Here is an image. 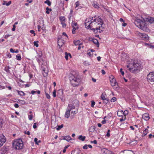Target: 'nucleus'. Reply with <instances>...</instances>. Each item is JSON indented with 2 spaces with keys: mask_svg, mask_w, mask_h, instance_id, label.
I'll return each instance as SVG.
<instances>
[{
  "mask_svg": "<svg viewBox=\"0 0 154 154\" xmlns=\"http://www.w3.org/2000/svg\"><path fill=\"white\" fill-rule=\"evenodd\" d=\"M127 67L129 68L130 72L134 73H135L137 70H140L142 67L141 64L138 61L132 59L128 61Z\"/></svg>",
  "mask_w": 154,
  "mask_h": 154,
  "instance_id": "1",
  "label": "nucleus"
},
{
  "mask_svg": "<svg viewBox=\"0 0 154 154\" xmlns=\"http://www.w3.org/2000/svg\"><path fill=\"white\" fill-rule=\"evenodd\" d=\"M90 24L91 27L97 26L95 29L93 28L92 29L95 33L96 32H95V29L97 31H98V30H100L101 29L100 27L102 29L104 28L102 26L103 24V21L99 17L94 19H92L91 20Z\"/></svg>",
  "mask_w": 154,
  "mask_h": 154,
  "instance_id": "2",
  "label": "nucleus"
},
{
  "mask_svg": "<svg viewBox=\"0 0 154 154\" xmlns=\"http://www.w3.org/2000/svg\"><path fill=\"white\" fill-rule=\"evenodd\" d=\"M69 79L73 86L75 87L79 85L80 79L79 76H75L72 74H71L69 76Z\"/></svg>",
  "mask_w": 154,
  "mask_h": 154,
  "instance_id": "3",
  "label": "nucleus"
},
{
  "mask_svg": "<svg viewBox=\"0 0 154 154\" xmlns=\"http://www.w3.org/2000/svg\"><path fill=\"white\" fill-rule=\"evenodd\" d=\"M13 146L16 149H22L23 144L22 140L21 139L15 140L13 143Z\"/></svg>",
  "mask_w": 154,
  "mask_h": 154,
  "instance_id": "4",
  "label": "nucleus"
},
{
  "mask_svg": "<svg viewBox=\"0 0 154 154\" xmlns=\"http://www.w3.org/2000/svg\"><path fill=\"white\" fill-rule=\"evenodd\" d=\"M79 104V101L76 100H75L72 101L68 105L67 107H69L71 110L75 109H77V107Z\"/></svg>",
  "mask_w": 154,
  "mask_h": 154,
  "instance_id": "5",
  "label": "nucleus"
},
{
  "mask_svg": "<svg viewBox=\"0 0 154 154\" xmlns=\"http://www.w3.org/2000/svg\"><path fill=\"white\" fill-rule=\"evenodd\" d=\"M135 24L138 27L144 30L143 26H142V23H143L142 21L139 19H137L134 21Z\"/></svg>",
  "mask_w": 154,
  "mask_h": 154,
  "instance_id": "6",
  "label": "nucleus"
},
{
  "mask_svg": "<svg viewBox=\"0 0 154 154\" xmlns=\"http://www.w3.org/2000/svg\"><path fill=\"white\" fill-rule=\"evenodd\" d=\"M147 81L149 82H154V72H151L147 75Z\"/></svg>",
  "mask_w": 154,
  "mask_h": 154,
  "instance_id": "7",
  "label": "nucleus"
},
{
  "mask_svg": "<svg viewBox=\"0 0 154 154\" xmlns=\"http://www.w3.org/2000/svg\"><path fill=\"white\" fill-rule=\"evenodd\" d=\"M137 34L138 36H139L142 40H146L148 39L149 37L147 34L145 33H142L138 32Z\"/></svg>",
  "mask_w": 154,
  "mask_h": 154,
  "instance_id": "8",
  "label": "nucleus"
},
{
  "mask_svg": "<svg viewBox=\"0 0 154 154\" xmlns=\"http://www.w3.org/2000/svg\"><path fill=\"white\" fill-rule=\"evenodd\" d=\"M41 69L42 70V73L44 76L46 77L47 76L48 72V69L47 66L45 65V66H42Z\"/></svg>",
  "mask_w": 154,
  "mask_h": 154,
  "instance_id": "9",
  "label": "nucleus"
},
{
  "mask_svg": "<svg viewBox=\"0 0 154 154\" xmlns=\"http://www.w3.org/2000/svg\"><path fill=\"white\" fill-rule=\"evenodd\" d=\"M143 20L145 21L149 22L151 23H154V17L145 18L143 19Z\"/></svg>",
  "mask_w": 154,
  "mask_h": 154,
  "instance_id": "10",
  "label": "nucleus"
},
{
  "mask_svg": "<svg viewBox=\"0 0 154 154\" xmlns=\"http://www.w3.org/2000/svg\"><path fill=\"white\" fill-rule=\"evenodd\" d=\"M69 107H67V110L65 112V117L66 118H68L70 116V111L72 110L69 108Z\"/></svg>",
  "mask_w": 154,
  "mask_h": 154,
  "instance_id": "11",
  "label": "nucleus"
},
{
  "mask_svg": "<svg viewBox=\"0 0 154 154\" xmlns=\"http://www.w3.org/2000/svg\"><path fill=\"white\" fill-rule=\"evenodd\" d=\"M110 82L112 86H115L117 85V83L116 82L115 79L113 77L110 80Z\"/></svg>",
  "mask_w": 154,
  "mask_h": 154,
  "instance_id": "12",
  "label": "nucleus"
},
{
  "mask_svg": "<svg viewBox=\"0 0 154 154\" xmlns=\"http://www.w3.org/2000/svg\"><path fill=\"white\" fill-rule=\"evenodd\" d=\"M142 118L145 120H148L150 118L149 114L146 113H144L142 115Z\"/></svg>",
  "mask_w": 154,
  "mask_h": 154,
  "instance_id": "13",
  "label": "nucleus"
},
{
  "mask_svg": "<svg viewBox=\"0 0 154 154\" xmlns=\"http://www.w3.org/2000/svg\"><path fill=\"white\" fill-rule=\"evenodd\" d=\"M63 91L62 89H59L57 92V96L60 98L63 97Z\"/></svg>",
  "mask_w": 154,
  "mask_h": 154,
  "instance_id": "14",
  "label": "nucleus"
},
{
  "mask_svg": "<svg viewBox=\"0 0 154 154\" xmlns=\"http://www.w3.org/2000/svg\"><path fill=\"white\" fill-rule=\"evenodd\" d=\"M64 43V41L62 39H60L58 41V44L60 47H62Z\"/></svg>",
  "mask_w": 154,
  "mask_h": 154,
  "instance_id": "15",
  "label": "nucleus"
},
{
  "mask_svg": "<svg viewBox=\"0 0 154 154\" xmlns=\"http://www.w3.org/2000/svg\"><path fill=\"white\" fill-rule=\"evenodd\" d=\"M0 141H2L3 143H5L6 142V138L3 134H0Z\"/></svg>",
  "mask_w": 154,
  "mask_h": 154,
  "instance_id": "16",
  "label": "nucleus"
},
{
  "mask_svg": "<svg viewBox=\"0 0 154 154\" xmlns=\"http://www.w3.org/2000/svg\"><path fill=\"white\" fill-rule=\"evenodd\" d=\"M101 151L103 154H110V151L105 148L102 149Z\"/></svg>",
  "mask_w": 154,
  "mask_h": 154,
  "instance_id": "17",
  "label": "nucleus"
},
{
  "mask_svg": "<svg viewBox=\"0 0 154 154\" xmlns=\"http://www.w3.org/2000/svg\"><path fill=\"white\" fill-rule=\"evenodd\" d=\"M131 151L130 150H124L121 152L120 154H131Z\"/></svg>",
  "mask_w": 154,
  "mask_h": 154,
  "instance_id": "18",
  "label": "nucleus"
},
{
  "mask_svg": "<svg viewBox=\"0 0 154 154\" xmlns=\"http://www.w3.org/2000/svg\"><path fill=\"white\" fill-rule=\"evenodd\" d=\"M85 25L86 27L88 29L91 27V25L90 23H87V19H86L85 20Z\"/></svg>",
  "mask_w": 154,
  "mask_h": 154,
  "instance_id": "19",
  "label": "nucleus"
},
{
  "mask_svg": "<svg viewBox=\"0 0 154 154\" xmlns=\"http://www.w3.org/2000/svg\"><path fill=\"white\" fill-rule=\"evenodd\" d=\"M63 139L69 141L71 140L72 138L70 136H67L63 137Z\"/></svg>",
  "mask_w": 154,
  "mask_h": 154,
  "instance_id": "20",
  "label": "nucleus"
},
{
  "mask_svg": "<svg viewBox=\"0 0 154 154\" xmlns=\"http://www.w3.org/2000/svg\"><path fill=\"white\" fill-rule=\"evenodd\" d=\"M93 42L96 45H97V47H98L99 46V43L98 40L95 38H93L92 39Z\"/></svg>",
  "mask_w": 154,
  "mask_h": 154,
  "instance_id": "21",
  "label": "nucleus"
},
{
  "mask_svg": "<svg viewBox=\"0 0 154 154\" xmlns=\"http://www.w3.org/2000/svg\"><path fill=\"white\" fill-rule=\"evenodd\" d=\"M117 115L119 116H123V111L121 110L118 111L117 112Z\"/></svg>",
  "mask_w": 154,
  "mask_h": 154,
  "instance_id": "22",
  "label": "nucleus"
},
{
  "mask_svg": "<svg viewBox=\"0 0 154 154\" xmlns=\"http://www.w3.org/2000/svg\"><path fill=\"white\" fill-rule=\"evenodd\" d=\"M95 130V127L94 126H91L89 129V131L91 132H94Z\"/></svg>",
  "mask_w": 154,
  "mask_h": 154,
  "instance_id": "23",
  "label": "nucleus"
},
{
  "mask_svg": "<svg viewBox=\"0 0 154 154\" xmlns=\"http://www.w3.org/2000/svg\"><path fill=\"white\" fill-rule=\"evenodd\" d=\"M85 138L86 137L85 136H83L82 135H80L78 137V139L82 141H84L85 140Z\"/></svg>",
  "mask_w": 154,
  "mask_h": 154,
  "instance_id": "24",
  "label": "nucleus"
},
{
  "mask_svg": "<svg viewBox=\"0 0 154 154\" xmlns=\"http://www.w3.org/2000/svg\"><path fill=\"white\" fill-rule=\"evenodd\" d=\"M106 94H104L103 93L101 96V98L103 100H106Z\"/></svg>",
  "mask_w": 154,
  "mask_h": 154,
  "instance_id": "25",
  "label": "nucleus"
},
{
  "mask_svg": "<svg viewBox=\"0 0 154 154\" xmlns=\"http://www.w3.org/2000/svg\"><path fill=\"white\" fill-rule=\"evenodd\" d=\"M148 130L147 128H146L143 132V133L142 134L143 136H144L146 135L148 133Z\"/></svg>",
  "mask_w": 154,
  "mask_h": 154,
  "instance_id": "26",
  "label": "nucleus"
},
{
  "mask_svg": "<svg viewBox=\"0 0 154 154\" xmlns=\"http://www.w3.org/2000/svg\"><path fill=\"white\" fill-rule=\"evenodd\" d=\"M73 13V11L72 9L70 10V13L69 15V20L72 16V14Z\"/></svg>",
  "mask_w": 154,
  "mask_h": 154,
  "instance_id": "27",
  "label": "nucleus"
},
{
  "mask_svg": "<svg viewBox=\"0 0 154 154\" xmlns=\"http://www.w3.org/2000/svg\"><path fill=\"white\" fill-rule=\"evenodd\" d=\"M71 25L72 27H76L77 26H78L77 23L76 22H74L73 21L72 22Z\"/></svg>",
  "mask_w": 154,
  "mask_h": 154,
  "instance_id": "28",
  "label": "nucleus"
},
{
  "mask_svg": "<svg viewBox=\"0 0 154 154\" xmlns=\"http://www.w3.org/2000/svg\"><path fill=\"white\" fill-rule=\"evenodd\" d=\"M80 41L79 40H77L76 41H74V43L75 45H79L81 44V43H80Z\"/></svg>",
  "mask_w": 154,
  "mask_h": 154,
  "instance_id": "29",
  "label": "nucleus"
},
{
  "mask_svg": "<svg viewBox=\"0 0 154 154\" xmlns=\"http://www.w3.org/2000/svg\"><path fill=\"white\" fill-rule=\"evenodd\" d=\"M93 6L96 8H98L99 7V4L97 3H94L93 4Z\"/></svg>",
  "mask_w": 154,
  "mask_h": 154,
  "instance_id": "30",
  "label": "nucleus"
},
{
  "mask_svg": "<svg viewBox=\"0 0 154 154\" xmlns=\"http://www.w3.org/2000/svg\"><path fill=\"white\" fill-rule=\"evenodd\" d=\"M17 91L18 92V94L20 96H24L25 94L24 92L22 91Z\"/></svg>",
  "mask_w": 154,
  "mask_h": 154,
  "instance_id": "31",
  "label": "nucleus"
},
{
  "mask_svg": "<svg viewBox=\"0 0 154 154\" xmlns=\"http://www.w3.org/2000/svg\"><path fill=\"white\" fill-rule=\"evenodd\" d=\"M16 59L18 60H20L21 59V56L20 54H18L16 56Z\"/></svg>",
  "mask_w": 154,
  "mask_h": 154,
  "instance_id": "32",
  "label": "nucleus"
},
{
  "mask_svg": "<svg viewBox=\"0 0 154 154\" xmlns=\"http://www.w3.org/2000/svg\"><path fill=\"white\" fill-rule=\"evenodd\" d=\"M77 109H76V110H74V109L72 110L71 111V114H73V115H74L75 114L77 113Z\"/></svg>",
  "mask_w": 154,
  "mask_h": 154,
  "instance_id": "33",
  "label": "nucleus"
},
{
  "mask_svg": "<svg viewBox=\"0 0 154 154\" xmlns=\"http://www.w3.org/2000/svg\"><path fill=\"white\" fill-rule=\"evenodd\" d=\"M46 13L47 14H49L50 12L51 11H52V10L51 8H49L48 7L46 8Z\"/></svg>",
  "mask_w": 154,
  "mask_h": 154,
  "instance_id": "34",
  "label": "nucleus"
},
{
  "mask_svg": "<svg viewBox=\"0 0 154 154\" xmlns=\"http://www.w3.org/2000/svg\"><path fill=\"white\" fill-rule=\"evenodd\" d=\"M68 55H69L70 57H71V55L69 53L68 54L67 52L65 53V58L67 60L68 59Z\"/></svg>",
  "mask_w": 154,
  "mask_h": 154,
  "instance_id": "35",
  "label": "nucleus"
},
{
  "mask_svg": "<svg viewBox=\"0 0 154 154\" xmlns=\"http://www.w3.org/2000/svg\"><path fill=\"white\" fill-rule=\"evenodd\" d=\"M18 102L23 105L25 104L26 103L24 100H19Z\"/></svg>",
  "mask_w": 154,
  "mask_h": 154,
  "instance_id": "36",
  "label": "nucleus"
},
{
  "mask_svg": "<svg viewBox=\"0 0 154 154\" xmlns=\"http://www.w3.org/2000/svg\"><path fill=\"white\" fill-rule=\"evenodd\" d=\"M63 124L61 125H60L58 126V127L56 128L57 130V131H59L60 129L61 128H63Z\"/></svg>",
  "mask_w": 154,
  "mask_h": 154,
  "instance_id": "37",
  "label": "nucleus"
},
{
  "mask_svg": "<svg viewBox=\"0 0 154 154\" xmlns=\"http://www.w3.org/2000/svg\"><path fill=\"white\" fill-rule=\"evenodd\" d=\"M55 123V122L52 123V124H51V125H52L51 127H52V128L54 129V128H56L57 126V124H56V125H54V124Z\"/></svg>",
  "mask_w": 154,
  "mask_h": 154,
  "instance_id": "38",
  "label": "nucleus"
},
{
  "mask_svg": "<svg viewBox=\"0 0 154 154\" xmlns=\"http://www.w3.org/2000/svg\"><path fill=\"white\" fill-rule=\"evenodd\" d=\"M45 3L47 4L49 6H50L51 4V2L48 0H47L45 1Z\"/></svg>",
  "mask_w": 154,
  "mask_h": 154,
  "instance_id": "39",
  "label": "nucleus"
},
{
  "mask_svg": "<svg viewBox=\"0 0 154 154\" xmlns=\"http://www.w3.org/2000/svg\"><path fill=\"white\" fill-rule=\"evenodd\" d=\"M78 28V27L77 26L76 27H73V29L72 30V33L73 34H75V30L76 29H77Z\"/></svg>",
  "mask_w": 154,
  "mask_h": 154,
  "instance_id": "40",
  "label": "nucleus"
},
{
  "mask_svg": "<svg viewBox=\"0 0 154 154\" xmlns=\"http://www.w3.org/2000/svg\"><path fill=\"white\" fill-rule=\"evenodd\" d=\"M38 41H35L34 42V45L36 47H38Z\"/></svg>",
  "mask_w": 154,
  "mask_h": 154,
  "instance_id": "41",
  "label": "nucleus"
},
{
  "mask_svg": "<svg viewBox=\"0 0 154 154\" xmlns=\"http://www.w3.org/2000/svg\"><path fill=\"white\" fill-rule=\"evenodd\" d=\"M123 115L124 116V117L125 116L128 114V111L127 110H125L124 111H123Z\"/></svg>",
  "mask_w": 154,
  "mask_h": 154,
  "instance_id": "42",
  "label": "nucleus"
},
{
  "mask_svg": "<svg viewBox=\"0 0 154 154\" xmlns=\"http://www.w3.org/2000/svg\"><path fill=\"white\" fill-rule=\"evenodd\" d=\"M61 24L63 27L65 28L66 27V25L64 21H61Z\"/></svg>",
  "mask_w": 154,
  "mask_h": 154,
  "instance_id": "43",
  "label": "nucleus"
},
{
  "mask_svg": "<svg viewBox=\"0 0 154 154\" xmlns=\"http://www.w3.org/2000/svg\"><path fill=\"white\" fill-rule=\"evenodd\" d=\"M28 118H29V120H31L32 119V118H33L32 114H31V115H28Z\"/></svg>",
  "mask_w": 154,
  "mask_h": 154,
  "instance_id": "44",
  "label": "nucleus"
},
{
  "mask_svg": "<svg viewBox=\"0 0 154 154\" xmlns=\"http://www.w3.org/2000/svg\"><path fill=\"white\" fill-rule=\"evenodd\" d=\"M38 56L40 58L42 56V53L41 51H39L38 52Z\"/></svg>",
  "mask_w": 154,
  "mask_h": 154,
  "instance_id": "45",
  "label": "nucleus"
},
{
  "mask_svg": "<svg viewBox=\"0 0 154 154\" xmlns=\"http://www.w3.org/2000/svg\"><path fill=\"white\" fill-rule=\"evenodd\" d=\"M116 100V98L115 97H113L111 100V102H114Z\"/></svg>",
  "mask_w": 154,
  "mask_h": 154,
  "instance_id": "46",
  "label": "nucleus"
},
{
  "mask_svg": "<svg viewBox=\"0 0 154 154\" xmlns=\"http://www.w3.org/2000/svg\"><path fill=\"white\" fill-rule=\"evenodd\" d=\"M87 54L88 55H89L90 56H91L92 55H93V54L92 52H91V51H88L87 53Z\"/></svg>",
  "mask_w": 154,
  "mask_h": 154,
  "instance_id": "47",
  "label": "nucleus"
},
{
  "mask_svg": "<svg viewBox=\"0 0 154 154\" xmlns=\"http://www.w3.org/2000/svg\"><path fill=\"white\" fill-rule=\"evenodd\" d=\"M45 95H46V97L48 99H49L50 98V95L49 94H48L47 93H45Z\"/></svg>",
  "mask_w": 154,
  "mask_h": 154,
  "instance_id": "48",
  "label": "nucleus"
},
{
  "mask_svg": "<svg viewBox=\"0 0 154 154\" xmlns=\"http://www.w3.org/2000/svg\"><path fill=\"white\" fill-rule=\"evenodd\" d=\"M60 20H61V21H64L65 20V18L64 17H60Z\"/></svg>",
  "mask_w": 154,
  "mask_h": 154,
  "instance_id": "49",
  "label": "nucleus"
},
{
  "mask_svg": "<svg viewBox=\"0 0 154 154\" xmlns=\"http://www.w3.org/2000/svg\"><path fill=\"white\" fill-rule=\"evenodd\" d=\"M75 5H76L75 8H76L77 7H78L79 5V3L78 1L76 2L75 3Z\"/></svg>",
  "mask_w": 154,
  "mask_h": 154,
  "instance_id": "50",
  "label": "nucleus"
},
{
  "mask_svg": "<svg viewBox=\"0 0 154 154\" xmlns=\"http://www.w3.org/2000/svg\"><path fill=\"white\" fill-rule=\"evenodd\" d=\"M53 96L54 97H56V92L55 90H54L53 92Z\"/></svg>",
  "mask_w": 154,
  "mask_h": 154,
  "instance_id": "51",
  "label": "nucleus"
},
{
  "mask_svg": "<svg viewBox=\"0 0 154 154\" xmlns=\"http://www.w3.org/2000/svg\"><path fill=\"white\" fill-rule=\"evenodd\" d=\"M91 106L92 107H94V105L95 104V102L93 100L92 101H91Z\"/></svg>",
  "mask_w": 154,
  "mask_h": 154,
  "instance_id": "52",
  "label": "nucleus"
},
{
  "mask_svg": "<svg viewBox=\"0 0 154 154\" xmlns=\"http://www.w3.org/2000/svg\"><path fill=\"white\" fill-rule=\"evenodd\" d=\"M30 32L32 34H33L34 36H35V31L33 30H31Z\"/></svg>",
  "mask_w": 154,
  "mask_h": 154,
  "instance_id": "53",
  "label": "nucleus"
},
{
  "mask_svg": "<svg viewBox=\"0 0 154 154\" xmlns=\"http://www.w3.org/2000/svg\"><path fill=\"white\" fill-rule=\"evenodd\" d=\"M120 72H121V74L122 75H123L124 74V72L122 71V69L121 68L120 70Z\"/></svg>",
  "mask_w": 154,
  "mask_h": 154,
  "instance_id": "54",
  "label": "nucleus"
},
{
  "mask_svg": "<svg viewBox=\"0 0 154 154\" xmlns=\"http://www.w3.org/2000/svg\"><path fill=\"white\" fill-rule=\"evenodd\" d=\"M104 103H108L109 102V100L106 98V100H103Z\"/></svg>",
  "mask_w": 154,
  "mask_h": 154,
  "instance_id": "55",
  "label": "nucleus"
},
{
  "mask_svg": "<svg viewBox=\"0 0 154 154\" xmlns=\"http://www.w3.org/2000/svg\"><path fill=\"white\" fill-rule=\"evenodd\" d=\"M75 150L72 151L71 152V154H79L77 152L75 153Z\"/></svg>",
  "mask_w": 154,
  "mask_h": 154,
  "instance_id": "56",
  "label": "nucleus"
},
{
  "mask_svg": "<svg viewBox=\"0 0 154 154\" xmlns=\"http://www.w3.org/2000/svg\"><path fill=\"white\" fill-rule=\"evenodd\" d=\"M125 119V116L124 117L123 116L122 118L120 119V121H124Z\"/></svg>",
  "mask_w": 154,
  "mask_h": 154,
  "instance_id": "57",
  "label": "nucleus"
},
{
  "mask_svg": "<svg viewBox=\"0 0 154 154\" xmlns=\"http://www.w3.org/2000/svg\"><path fill=\"white\" fill-rule=\"evenodd\" d=\"M34 141L35 143L36 144H38V139L36 138H35L34 139Z\"/></svg>",
  "mask_w": 154,
  "mask_h": 154,
  "instance_id": "58",
  "label": "nucleus"
},
{
  "mask_svg": "<svg viewBox=\"0 0 154 154\" xmlns=\"http://www.w3.org/2000/svg\"><path fill=\"white\" fill-rule=\"evenodd\" d=\"M11 1H9L8 3H6V5L7 6H8L9 5L11 4Z\"/></svg>",
  "mask_w": 154,
  "mask_h": 154,
  "instance_id": "59",
  "label": "nucleus"
},
{
  "mask_svg": "<svg viewBox=\"0 0 154 154\" xmlns=\"http://www.w3.org/2000/svg\"><path fill=\"white\" fill-rule=\"evenodd\" d=\"M13 28H12V30L13 31H14L15 29V27H16V26L15 25H13Z\"/></svg>",
  "mask_w": 154,
  "mask_h": 154,
  "instance_id": "60",
  "label": "nucleus"
},
{
  "mask_svg": "<svg viewBox=\"0 0 154 154\" xmlns=\"http://www.w3.org/2000/svg\"><path fill=\"white\" fill-rule=\"evenodd\" d=\"M41 27L39 25L38 26V31H41Z\"/></svg>",
  "mask_w": 154,
  "mask_h": 154,
  "instance_id": "61",
  "label": "nucleus"
},
{
  "mask_svg": "<svg viewBox=\"0 0 154 154\" xmlns=\"http://www.w3.org/2000/svg\"><path fill=\"white\" fill-rule=\"evenodd\" d=\"M14 106L15 108H17L19 107L18 104L17 103H15L14 105Z\"/></svg>",
  "mask_w": 154,
  "mask_h": 154,
  "instance_id": "62",
  "label": "nucleus"
},
{
  "mask_svg": "<svg viewBox=\"0 0 154 154\" xmlns=\"http://www.w3.org/2000/svg\"><path fill=\"white\" fill-rule=\"evenodd\" d=\"M25 134H27L28 135H29L30 134V132H29V131H27V132H26V131H25Z\"/></svg>",
  "mask_w": 154,
  "mask_h": 154,
  "instance_id": "63",
  "label": "nucleus"
},
{
  "mask_svg": "<svg viewBox=\"0 0 154 154\" xmlns=\"http://www.w3.org/2000/svg\"><path fill=\"white\" fill-rule=\"evenodd\" d=\"M101 72L102 73L103 75H104L106 73L105 72L103 69H102L101 70Z\"/></svg>",
  "mask_w": 154,
  "mask_h": 154,
  "instance_id": "64",
  "label": "nucleus"
}]
</instances>
